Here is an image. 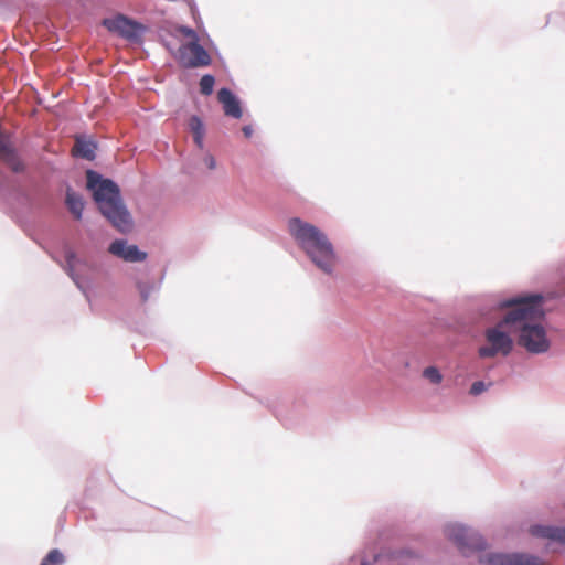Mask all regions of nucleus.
Returning a JSON list of instances; mask_svg holds the SVG:
<instances>
[{"label":"nucleus","instance_id":"nucleus-1","mask_svg":"<svg viewBox=\"0 0 565 565\" xmlns=\"http://www.w3.org/2000/svg\"><path fill=\"white\" fill-rule=\"evenodd\" d=\"M504 306L510 308L508 321L514 323L519 345L530 353L546 352L550 349V340L542 326L545 316L543 297L541 295L515 297L507 300Z\"/></svg>","mask_w":565,"mask_h":565},{"label":"nucleus","instance_id":"nucleus-2","mask_svg":"<svg viewBox=\"0 0 565 565\" xmlns=\"http://www.w3.org/2000/svg\"><path fill=\"white\" fill-rule=\"evenodd\" d=\"M288 230L310 260L323 273L331 275L338 257L327 235L315 225L298 217L289 220Z\"/></svg>","mask_w":565,"mask_h":565},{"label":"nucleus","instance_id":"nucleus-3","mask_svg":"<svg viewBox=\"0 0 565 565\" xmlns=\"http://www.w3.org/2000/svg\"><path fill=\"white\" fill-rule=\"evenodd\" d=\"M87 189L102 214L121 233L132 230V218L122 203L118 185L109 179H104L99 173L88 170L86 172Z\"/></svg>","mask_w":565,"mask_h":565},{"label":"nucleus","instance_id":"nucleus-4","mask_svg":"<svg viewBox=\"0 0 565 565\" xmlns=\"http://www.w3.org/2000/svg\"><path fill=\"white\" fill-rule=\"evenodd\" d=\"M510 333H515L514 323L508 321V313L494 327L484 331L486 344L478 349L482 359H490L497 355L507 356L513 350V340Z\"/></svg>","mask_w":565,"mask_h":565},{"label":"nucleus","instance_id":"nucleus-5","mask_svg":"<svg viewBox=\"0 0 565 565\" xmlns=\"http://www.w3.org/2000/svg\"><path fill=\"white\" fill-rule=\"evenodd\" d=\"M177 61L184 68H200L211 65L212 57L199 41H186L180 45Z\"/></svg>","mask_w":565,"mask_h":565},{"label":"nucleus","instance_id":"nucleus-6","mask_svg":"<svg viewBox=\"0 0 565 565\" xmlns=\"http://www.w3.org/2000/svg\"><path fill=\"white\" fill-rule=\"evenodd\" d=\"M446 534L463 554H467L469 551H481L486 548L484 540L477 532L462 525H448L446 527Z\"/></svg>","mask_w":565,"mask_h":565},{"label":"nucleus","instance_id":"nucleus-7","mask_svg":"<svg viewBox=\"0 0 565 565\" xmlns=\"http://www.w3.org/2000/svg\"><path fill=\"white\" fill-rule=\"evenodd\" d=\"M103 25L111 33H115L126 40L134 41L140 36L143 30L142 25L122 14L106 18Z\"/></svg>","mask_w":565,"mask_h":565},{"label":"nucleus","instance_id":"nucleus-8","mask_svg":"<svg viewBox=\"0 0 565 565\" xmlns=\"http://www.w3.org/2000/svg\"><path fill=\"white\" fill-rule=\"evenodd\" d=\"M483 565H547L536 556L524 553H491L480 557Z\"/></svg>","mask_w":565,"mask_h":565},{"label":"nucleus","instance_id":"nucleus-9","mask_svg":"<svg viewBox=\"0 0 565 565\" xmlns=\"http://www.w3.org/2000/svg\"><path fill=\"white\" fill-rule=\"evenodd\" d=\"M108 250L114 256L130 263L142 262L147 257L145 252L139 250L136 245H128L124 239L114 241Z\"/></svg>","mask_w":565,"mask_h":565},{"label":"nucleus","instance_id":"nucleus-10","mask_svg":"<svg viewBox=\"0 0 565 565\" xmlns=\"http://www.w3.org/2000/svg\"><path fill=\"white\" fill-rule=\"evenodd\" d=\"M217 98L220 103L223 104L224 113L226 116L237 119L242 117V108L239 102L230 89L221 88L217 93Z\"/></svg>","mask_w":565,"mask_h":565},{"label":"nucleus","instance_id":"nucleus-11","mask_svg":"<svg viewBox=\"0 0 565 565\" xmlns=\"http://www.w3.org/2000/svg\"><path fill=\"white\" fill-rule=\"evenodd\" d=\"M530 531L532 535L565 543V527L534 525Z\"/></svg>","mask_w":565,"mask_h":565},{"label":"nucleus","instance_id":"nucleus-12","mask_svg":"<svg viewBox=\"0 0 565 565\" xmlns=\"http://www.w3.org/2000/svg\"><path fill=\"white\" fill-rule=\"evenodd\" d=\"M95 149L96 146L93 141L86 140L82 137H77L75 140V145L73 147V154L87 159L93 160L95 158Z\"/></svg>","mask_w":565,"mask_h":565},{"label":"nucleus","instance_id":"nucleus-13","mask_svg":"<svg viewBox=\"0 0 565 565\" xmlns=\"http://www.w3.org/2000/svg\"><path fill=\"white\" fill-rule=\"evenodd\" d=\"M66 205L76 220L82 217V212L84 209L83 199L71 189H67L66 192Z\"/></svg>","mask_w":565,"mask_h":565},{"label":"nucleus","instance_id":"nucleus-14","mask_svg":"<svg viewBox=\"0 0 565 565\" xmlns=\"http://www.w3.org/2000/svg\"><path fill=\"white\" fill-rule=\"evenodd\" d=\"M189 128L193 135L194 142L199 148H203V139H204V125L202 120L198 116H192L189 119Z\"/></svg>","mask_w":565,"mask_h":565},{"label":"nucleus","instance_id":"nucleus-15","mask_svg":"<svg viewBox=\"0 0 565 565\" xmlns=\"http://www.w3.org/2000/svg\"><path fill=\"white\" fill-rule=\"evenodd\" d=\"M65 562L63 553L57 550H51L47 555L42 559L40 565H62Z\"/></svg>","mask_w":565,"mask_h":565},{"label":"nucleus","instance_id":"nucleus-16","mask_svg":"<svg viewBox=\"0 0 565 565\" xmlns=\"http://www.w3.org/2000/svg\"><path fill=\"white\" fill-rule=\"evenodd\" d=\"M215 79L212 75H204L200 79V92L201 94L209 96L213 93Z\"/></svg>","mask_w":565,"mask_h":565},{"label":"nucleus","instance_id":"nucleus-17","mask_svg":"<svg viewBox=\"0 0 565 565\" xmlns=\"http://www.w3.org/2000/svg\"><path fill=\"white\" fill-rule=\"evenodd\" d=\"M423 375L434 384H439L443 381L440 372L435 366L426 367L423 372Z\"/></svg>","mask_w":565,"mask_h":565},{"label":"nucleus","instance_id":"nucleus-18","mask_svg":"<svg viewBox=\"0 0 565 565\" xmlns=\"http://www.w3.org/2000/svg\"><path fill=\"white\" fill-rule=\"evenodd\" d=\"M178 31L180 34H182L184 38H186L188 41H199L198 33L189 26H180L178 29Z\"/></svg>","mask_w":565,"mask_h":565},{"label":"nucleus","instance_id":"nucleus-19","mask_svg":"<svg viewBox=\"0 0 565 565\" xmlns=\"http://www.w3.org/2000/svg\"><path fill=\"white\" fill-rule=\"evenodd\" d=\"M486 391V384L481 381H477L471 385L470 394L479 395Z\"/></svg>","mask_w":565,"mask_h":565},{"label":"nucleus","instance_id":"nucleus-20","mask_svg":"<svg viewBox=\"0 0 565 565\" xmlns=\"http://www.w3.org/2000/svg\"><path fill=\"white\" fill-rule=\"evenodd\" d=\"M204 162L205 164L207 166L209 169H214L215 168V159L214 157L212 156H206L205 159H204Z\"/></svg>","mask_w":565,"mask_h":565},{"label":"nucleus","instance_id":"nucleus-21","mask_svg":"<svg viewBox=\"0 0 565 565\" xmlns=\"http://www.w3.org/2000/svg\"><path fill=\"white\" fill-rule=\"evenodd\" d=\"M139 290H140V295H141V298H142V301L146 302L148 300V297H149V290L143 287V286H139Z\"/></svg>","mask_w":565,"mask_h":565},{"label":"nucleus","instance_id":"nucleus-22","mask_svg":"<svg viewBox=\"0 0 565 565\" xmlns=\"http://www.w3.org/2000/svg\"><path fill=\"white\" fill-rule=\"evenodd\" d=\"M243 132H244L245 137L249 138L253 134V129L250 126H245V127H243Z\"/></svg>","mask_w":565,"mask_h":565}]
</instances>
